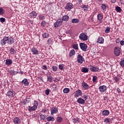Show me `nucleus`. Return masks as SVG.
Segmentation results:
<instances>
[{"label": "nucleus", "instance_id": "nucleus-6", "mask_svg": "<svg viewBox=\"0 0 124 124\" xmlns=\"http://www.w3.org/2000/svg\"><path fill=\"white\" fill-rule=\"evenodd\" d=\"M74 7L73 4L71 3H67L65 7V9L67 11H70L71 9H72Z\"/></svg>", "mask_w": 124, "mask_h": 124}, {"label": "nucleus", "instance_id": "nucleus-60", "mask_svg": "<svg viewBox=\"0 0 124 124\" xmlns=\"http://www.w3.org/2000/svg\"><path fill=\"white\" fill-rule=\"evenodd\" d=\"M117 92L118 93H121V89H120V88H117Z\"/></svg>", "mask_w": 124, "mask_h": 124}, {"label": "nucleus", "instance_id": "nucleus-15", "mask_svg": "<svg viewBox=\"0 0 124 124\" xmlns=\"http://www.w3.org/2000/svg\"><path fill=\"white\" fill-rule=\"evenodd\" d=\"M31 52L33 55H38L39 54V51L35 48V47H32L31 49Z\"/></svg>", "mask_w": 124, "mask_h": 124}, {"label": "nucleus", "instance_id": "nucleus-30", "mask_svg": "<svg viewBox=\"0 0 124 124\" xmlns=\"http://www.w3.org/2000/svg\"><path fill=\"white\" fill-rule=\"evenodd\" d=\"M81 8H83L84 9V11L85 12L88 11V9L89 8V6L86 5H82L81 6Z\"/></svg>", "mask_w": 124, "mask_h": 124}, {"label": "nucleus", "instance_id": "nucleus-62", "mask_svg": "<svg viewBox=\"0 0 124 124\" xmlns=\"http://www.w3.org/2000/svg\"><path fill=\"white\" fill-rule=\"evenodd\" d=\"M46 111H47L46 109V108L43 109V112H44V113H46Z\"/></svg>", "mask_w": 124, "mask_h": 124}, {"label": "nucleus", "instance_id": "nucleus-59", "mask_svg": "<svg viewBox=\"0 0 124 124\" xmlns=\"http://www.w3.org/2000/svg\"><path fill=\"white\" fill-rule=\"evenodd\" d=\"M14 73H15L14 71L11 70V71H10V74H11V75H12V76L14 75Z\"/></svg>", "mask_w": 124, "mask_h": 124}, {"label": "nucleus", "instance_id": "nucleus-58", "mask_svg": "<svg viewBox=\"0 0 124 124\" xmlns=\"http://www.w3.org/2000/svg\"><path fill=\"white\" fill-rule=\"evenodd\" d=\"M120 45H121V46H124V40L120 41Z\"/></svg>", "mask_w": 124, "mask_h": 124}, {"label": "nucleus", "instance_id": "nucleus-11", "mask_svg": "<svg viewBox=\"0 0 124 124\" xmlns=\"http://www.w3.org/2000/svg\"><path fill=\"white\" fill-rule=\"evenodd\" d=\"M15 94H16L15 92L9 91L7 93L6 95H7V96H8L9 97H13L14 96H15Z\"/></svg>", "mask_w": 124, "mask_h": 124}, {"label": "nucleus", "instance_id": "nucleus-36", "mask_svg": "<svg viewBox=\"0 0 124 124\" xmlns=\"http://www.w3.org/2000/svg\"><path fill=\"white\" fill-rule=\"evenodd\" d=\"M93 17H94V15H91L88 18L89 22H93Z\"/></svg>", "mask_w": 124, "mask_h": 124}, {"label": "nucleus", "instance_id": "nucleus-4", "mask_svg": "<svg viewBox=\"0 0 124 124\" xmlns=\"http://www.w3.org/2000/svg\"><path fill=\"white\" fill-rule=\"evenodd\" d=\"M62 25V20L61 19H59L54 24V28H58L59 27H61Z\"/></svg>", "mask_w": 124, "mask_h": 124}, {"label": "nucleus", "instance_id": "nucleus-2", "mask_svg": "<svg viewBox=\"0 0 124 124\" xmlns=\"http://www.w3.org/2000/svg\"><path fill=\"white\" fill-rule=\"evenodd\" d=\"M79 38L82 41H87L88 40V35L85 33H81L79 36Z\"/></svg>", "mask_w": 124, "mask_h": 124}, {"label": "nucleus", "instance_id": "nucleus-46", "mask_svg": "<svg viewBox=\"0 0 124 124\" xmlns=\"http://www.w3.org/2000/svg\"><path fill=\"white\" fill-rule=\"evenodd\" d=\"M105 32H106V33H109V32H110V28L107 27L105 30Z\"/></svg>", "mask_w": 124, "mask_h": 124}, {"label": "nucleus", "instance_id": "nucleus-14", "mask_svg": "<svg viewBox=\"0 0 124 124\" xmlns=\"http://www.w3.org/2000/svg\"><path fill=\"white\" fill-rule=\"evenodd\" d=\"M37 16V13L34 11L30 13V17H31V18H36Z\"/></svg>", "mask_w": 124, "mask_h": 124}, {"label": "nucleus", "instance_id": "nucleus-48", "mask_svg": "<svg viewBox=\"0 0 124 124\" xmlns=\"http://www.w3.org/2000/svg\"><path fill=\"white\" fill-rule=\"evenodd\" d=\"M120 65L122 67H124V60H121L120 62Z\"/></svg>", "mask_w": 124, "mask_h": 124}, {"label": "nucleus", "instance_id": "nucleus-64", "mask_svg": "<svg viewBox=\"0 0 124 124\" xmlns=\"http://www.w3.org/2000/svg\"><path fill=\"white\" fill-rule=\"evenodd\" d=\"M48 74H49V75L50 76V75H51V73H48Z\"/></svg>", "mask_w": 124, "mask_h": 124}, {"label": "nucleus", "instance_id": "nucleus-29", "mask_svg": "<svg viewBox=\"0 0 124 124\" xmlns=\"http://www.w3.org/2000/svg\"><path fill=\"white\" fill-rule=\"evenodd\" d=\"M106 5L105 4H102L101 5V10H102L103 11H106Z\"/></svg>", "mask_w": 124, "mask_h": 124}, {"label": "nucleus", "instance_id": "nucleus-50", "mask_svg": "<svg viewBox=\"0 0 124 124\" xmlns=\"http://www.w3.org/2000/svg\"><path fill=\"white\" fill-rule=\"evenodd\" d=\"M0 22H1V23H4V22H5V18L3 17H1L0 18Z\"/></svg>", "mask_w": 124, "mask_h": 124}, {"label": "nucleus", "instance_id": "nucleus-22", "mask_svg": "<svg viewBox=\"0 0 124 124\" xmlns=\"http://www.w3.org/2000/svg\"><path fill=\"white\" fill-rule=\"evenodd\" d=\"M75 50L74 49H72L69 52V58H71V57H73V56H75Z\"/></svg>", "mask_w": 124, "mask_h": 124}, {"label": "nucleus", "instance_id": "nucleus-1", "mask_svg": "<svg viewBox=\"0 0 124 124\" xmlns=\"http://www.w3.org/2000/svg\"><path fill=\"white\" fill-rule=\"evenodd\" d=\"M33 106H28V111L31 112L32 111H35L37 109V106H38V102L37 101H34L33 103Z\"/></svg>", "mask_w": 124, "mask_h": 124}, {"label": "nucleus", "instance_id": "nucleus-26", "mask_svg": "<svg viewBox=\"0 0 124 124\" xmlns=\"http://www.w3.org/2000/svg\"><path fill=\"white\" fill-rule=\"evenodd\" d=\"M62 21H64L65 22H67L69 20V16L67 15H65L63 16Z\"/></svg>", "mask_w": 124, "mask_h": 124}, {"label": "nucleus", "instance_id": "nucleus-31", "mask_svg": "<svg viewBox=\"0 0 124 124\" xmlns=\"http://www.w3.org/2000/svg\"><path fill=\"white\" fill-rule=\"evenodd\" d=\"M72 121L74 124H78V123H80V119L78 118H74L72 119Z\"/></svg>", "mask_w": 124, "mask_h": 124}, {"label": "nucleus", "instance_id": "nucleus-55", "mask_svg": "<svg viewBox=\"0 0 124 124\" xmlns=\"http://www.w3.org/2000/svg\"><path fill=\"white\" fill-rule=\"evenodd\" d=\"M41 25L42 27H45V25H46V22L44 21L42 22Z\"/></svg>", "mask_w": 124, "mask_h": 124}, {"label": "nucleus", "instance_id": "nucleus-47", "mask_svg": "<svg viewBox=\"0 0 124 124\" xmlns=\"http://www.w3.org/2000/svg\"><path fill=\"white\" fill-rule=\"evenodd\" d=\"M59 68L60 70H62V69H63V64H59Z\"/></svg>", "mask_w": 124, "mask_h": 124}, {"label": "nucleus", "instance_id": "nucleus-57", "mask_svg": "<svg viewBox=\"0 0 124 124\" xmlns=\"http://www.w3.org/2000/svg\"><path fill=\"white\" fill-rule=\"evenodd\" d=\"M82 98H84V100H87V99H88V96L87 95H84L82 96Z\"/></svg>", "mask_w": 124, "mask_h": 124}, {"label": "nucleus", "instance_id": "nucleus-18", "mask_svg": "<svg viewBox=\"0 0 124 124\" xmlns=\"http://www.w3.org/2000/svg\"><path fill=\"white\" fill-rule=\"evenodd\" d=\"M98 21H99V23H102V19H103V16L101 14H98L97 16Z\"/></svg>", "mask_w": 124, "mask_h": 124}, {"label": "nucleus", "instance_id": "nucleus-37", "mask_svg": "<svg viewBox=\"0 0 124 124\" xmlns=\"http://www.w3.org/2000/svg\"><path fill=\"white\" fill-rule=\"evenodd\" d=\"M70 91V89L69 88H65L63 89V92L64 93H68Z\"/></svg>", "mask_w": 124, "mask_h": 124}, {"label": "nucleus", "instance_id": "nucleus-40", "mask_svg": "<svg viewBox=\"0 0 124 124\" xmlns=\"http://www.w3.org/2000/svg\"><path fill=\"white\" fill-rule=\"evenodd\" d=\"M57 122L58 123H62V118L61 116L58 117L57 118Z\"/></svg>", "mask_w": 124, "mask_h": 124}, {"label": "nucleus", "instance_id": "nucleus-28", "mask_svg": "<svg viewBox=\"0 0 124 124\" xmlns=\"http://www.w3.org/2000/svg\"><path fill=\"white\" fill-rule=\"evenodd\" d=\"M104 122L105 123V124H110L111 123V119L109 118H107L105 119Z\"/></svg>", "mask_w": 124, "mask_h": 124}, {"label": "nucleus", "instance_id": "nucleus-51", "mask_svg": "<svg viewBox=\"0 0 124 124\" xmlns=\"http://www.w3.org/2000/svg\"><path fill=\"white\" fill-rule=\"evenodd\" d=\"M49 93H50V90L49 89L46 90L45 91V94L49 95Z\"/></svg>", "mask_w": 124, "mask_h": 124}, {"label": "nucleus", "instance_id": "nucleus-25", "mask_svg": "<svg viewBox=\"0 0 124 124\" xmlns=\"http://www.w3.org/2000/svg\"><path fill=\"white\" fill-rule=\"evenodd\" d=\"M97 42L100 44H103L104 43V39L103 37H99L97 39Z\"/></svg>", "mask_w": 124, "mask_h": 124}, {"label": "nucleus", "instance_id": "nucleus-7", "mask_svg": "<svg viewBox=\"0 0 124 124\" xmlns=\"http://www.w3.org/2000/svg\"><path fill=\"white\" fill-rule=\"evenodd\" d=\"M6 39H7L6 43L9 44V45H12L13 44V42H14V39L13 38L11 37H5Z\"/></svg>", "mask_w": 124, "mask_h": 124}, {"label": "nucleus", "instance_id": "nucleus-5", "mask_svg": "<svg viewBox=\"0 0 124 124\" xmlns=\"http://www.w3.org/2000/svg\"><path fill=\"white\" fill-rule=\"evenodd\" d=\"M79 46L82 51H84V52H86V51H87V49L88 48V46H87L86 44L84 43H80L79 44Z\"/></svg>", "mask_w": 124, "mask_h": 124}, {"label": "nucleus", "instance_id": "nucleus-56", "mask_svg": "<svg viewBox=\"0 0 124 124\" xmlns=\"http://www.w3.org/2000/svg\"><path fill=\"white\" fill-rule=\"evenodd\" d=\"M45 19V16H39V20H44Z\"/></svg>", "mask_w": 124, "mask_h": 124}, {"label": "nucleus", "instance_id": "nucleus-42", "mask_svg": "<svg viewBox=\"0 0 124 124\" xmlns=\"http://www.w3.org/2000/svg\"><path fill=\"white\" fill-rule=\"evenodd\" d=\"M47 80L48 82H52L53 78L51 76H47Z\"/></svg>", "mask_w": 124, "mask_h": 124}, {"label": "nucleus", "instance_id": "nucleus-53", "mask_svg": "<svg viewBox=\"0 0 124 124\" xmlns=\"http://www.w3.org/2000/svg\"><path fill=\"white\" fill-rule=\"evenodd\" d=\"M52 70L55 72L57 71L58 70V67L55 66H53Z\"/></svg>", "mask_w": 124, "mask_h": 124}, {"label": "nucleus", "instance_id": "nucleus-38", "mask_svg": "<svg viewBox=\"0 0 124 124\" xmlns=\"http://www.w3.org/2000/svg\"><path fill=\"white\" fill-rule=\"evenodd\" d=\"M72 47L74 49H75V50L79 49V48H78V44H77L72 45Z\"/></svg>", "mask_w": 124, "mask_h": 124}, {"label": "nucleus", "instance_id": "nucleus-35", "mask_svg": "<svg viewBox=\"0 0 124 124\" xmlns=\"http://www.w3.org/2000/svg\"><path fill=\"white\" fill-rule=\"evenodd\" d=\"M81 72H83L84 73H87V72H89V69L83 67L81 69Z\"/></svg>", "mask_w": 124, "mask_h": 124}, {"label": "nucleus", "instance_id": "nucleus-41", "mask_svg": "<svg viewBox=\"0 0 124 124\" xmlns=\"http://www.w3.org/2000/svg\"><path fill=\"white\" fill-rule=\"evenodd\" d=\"M5 13V11L2 8H0V15H3Z\"/></svg>", "mask_w": 124, "mask_h": 124}, {"label": "nucleus", "instance_id": "nucleus-49", "mask_svg": "<svg viewBox=\"0 0 124 124\" xmlns=\"http://www.w3.org/2000/svg\"><path fill=\"white\" fill-rule=\"evenodd\" d=\"M42 69H43L44 70H47V69H48V67H47V66L44 65L42 66Z\"/></svg>", "mask_w": 124, "mask_h": 124}, {"label": "nucleus", "instance_id": "nucleus-52", "mask_svg": "<svg viewBox=\"0 0 124 124\" xmlns=\"http://www.w3.org/2000/svg\"><path fill=\"white\" fill-rule=\"evenodd\" d=\"M113 80L115 81L116 83H117L118 81H119V78L117 77H115L113 78Z\"/></svg>", "mask_w": 124, "mask_h": 124}, {"label": "nucleus", "instance_id": "nucleus-17", "mask_svg": "<svg viewBox=\"0 0 124 124\" xmlns=\"http://www.w3.org/2000/svg\"><path fill=\"white\" fill-rule=\"evenodd\" d=\"M89 67L91 71H92L93 72H95L98 70V69H97V67L93 66V65H90Z\"/></svg>", "mask_w": 124, "mask_h": 124}, {"label": "nucleus", "instance_id": "nucleus-23", "mask_svg": "<svg viewBox=\"0 0 124 124\" xmlns=\"http://www.w3.org/2000/svg\"><path fill=\"white\" fill-rule=\"evenodd\" d=\"M21 83H22V84L24 85V86H28L29 84V81H28V79H27V78H25L24 79H23Z\"/></svg>", "mask_w": 124, "mask_h": 124}, {"label": "nucleus", "instance_id": "nucleus-24", "mask_svg": "<svg viewBox=\"0 0 124 124\" xmlns=\"http://www.w3.org/2000/svg\"><path fill=\"white\" fill-rule=\"evenodd\" d=\"M110 111L108 110H104L102 111V114L103 116H109Z\"/></svg>", "mask_w": 124, "mask_h": 124}, {"label": "nucleus", "instance_id": "nucleus-20", "mask_svg": "<svg viewBox=\"0 0 124 124\" xmlns=\"http://www.w3.org/2000/svg\"><path fill=\"white\" fill-rule=\"evenodd\" d=\"M77 102L79 104H84L85 103V100L82 99V98H78L77 100Z\"/></svg>", "mask_w": 124, "mask_h": 124}, {"label": "nucleus", "instance_id": "nucleus-19", "mask_svg": "<svg viewBox=\"0 0 124 124\" xmlns=\"http://www.w3.org/2000/svg\"><path fill=\"white\" fill-rule=\"evenodd\" d=\"M5 64L8 66L12 64V60L11 59H7L5 60Z\"/></svg>", "mask_w": 124, "mask_h": 124}, {"label": "nucleus", "instance_id": "nucleus-39", "mask_svg": "<svg viewBox=\"0 0 124 124\" xmlns=\"http://www.w3.org/2000/svg\"><path fill=\"white\" fill-rule=\"evenodd\" d=\"M45 119H46V115H42L41 114L40 115V119L41 121H42V122H43L45 120Z\"/></svg>", "mask_w": 124, "mask_h": 124}, {"label": "nucleus", "instance_id": "nucleus-16", "mask_svg": "<svg viewBox=\"0 0 124 124\" xmlns=\"http://www.w3.org/2000/svg\"><path fill=\"white\" fill-rule=\"evenodd\" d=\"M81 85L84 90H89V89H90L89 85H88L85 81H83Z\"/></svg>", "mask_w": 124, "mask_h": 124}, {"label": "nucleus", "instance_id": "nucleus-33", "mask_svg": "<svg viewBox=\"0 0 124 124\" xmlns=\"http://www.w3.org/2000/svg\"><path fill=\"white\" fill-rule=\"evenodd\" d=\"M42 36L43 38H48L50 36V34H49V33L45 32L43 34Z\"/></svg>", "mask_w": 124, "mask_h": 124}, {"label": "nucleus", "instance_id": "nucleus-61", "mask_svg": "<svg viewBox=\"0 0 124 124\" xmlns=\"http://www.w3.org/2000/svg\"><path fill=\"white\" fill-rule=\"evenodd\" d=\"M116 1H117V0H111V2H112V3H115Z\"/></svg>", "mask_w": 124, "mask_h": 124}, {"label": "nucleus", "instance_id": "nucleus-21", "mask_svg": "<svg viewBox=\"0 0 124 124\" xmlns=\"http://www.w3.org/2000/svg\"><path fill=\"white\" fill-rule=\"evenodd\" d=\"M6 40L7 39H6L5 37H4L2 40H0V44L2 45V46H3L6 44Z\"/></svg>", "mask_w": 124, "mask_h": 124}, {"label": "nucleus", "instance_id": "nucleus-3", "mask_svg": "<svg viewBox=\"0 0 124 124\" xmlns=\"http://www.w3.org/2000/svg\"><path fill=\"white\" fill-rule=\"evenodd\" d=\"M114 52L115 56L117 57L119 56V55L121 54V48L119 46L115 47L114 49Z\"/></svg>", "mask_w": 124, "mask_h": 124}, {"label": "nucleus", "instance_id": "nucleus-12", "mask_svg": "<svg viewBox=\"0 0 124 124\" xmlns=\"http://www.w3.org/2000/svg\"><path fill=\"white\" fill-rule=\"evenodd\" d=\"M82 91L78 89L76 91L75 97H79V96H82Z\"/></svg>", "mask_w": 124, "mask_h": 124}, {"label": "nucleus", "instance_id": "nucleus-10", "mask_svg": "<svg viewBox=\"0 0 124 124\" xmlns=\"http://www.w3.org/2000/svg\"><path fill=\"white\" fill-rule=\"evenodd\" d=\"M99 90L100 93H105L107 91V86L105 85H101L99 87Z\"/></svg>", "mask_w": 124, "mask_h": 124}, {"label": "nucleus", "instance_id": "nucleus-54", "mask_svg": "<svg viewBox=\"0 0 124 124\" xmlns=\"http://www.w3.org/2000/svg\"><path fill=\"white\" fill-rule=\"evenodd\" d=\"M116 43H117V44H119V43H121V39L120 38H117L116 41Z\"/></svg>", "mask_w": 124, "mask_h": 124}, {"label": "nucleus", "instance_id": "nucleus-34", "mask_svg": "<svg viewBox=\"0 0 124 124\" xmlns=\"http://www.w3.org/2000/svg\"><path fill=\"white\" fill-rule=\"evenodd\" d=\"M80 22V20H79V19H77V18H73L72 20V23H73V24H77L78 23H79Z\"/></svg>", "mask_w": 124, "mask_h": 124}, {"label": "nucleus", "instance_id": "nucleus-32", "mask_svg": "<svg viewBox=\"0 0 124 124\" xmlns=\"http://www.w3.org/2000/svg\"><path fill=\"white\" fill-rule=\"evenodd\" d=\"M53 43H54V39L52 38H49L47 40V44L50 45V44H53Z\"/></svg>", "mask_w": 124, "mask_h": 124}, {"label": "nucleus", "instance_id": "nucleus-63", "mask_svg": "<svg viewBox=\"0 0 124 124\" xmlns=\"http://www.w3.org/2000/svg\"><path fill=\"white\" fill-rule=\"evenodd\" d=\"M98 1H102V0H97Z\"/></svg>", "mask_w": 124, "mask_h": 124}, {"label": "nucleus", "instance_id": "nucleus-13", "mask_svg": "<svg viewBox=\"0 0 124 124\" xmlns=\"http://www.w3.org/2000/svg\"><path fill=\"white\" fill-rule=\"evenodd\" d=\"M50 112H51V115H52V116H53L54 114H57V113H58V108H55V107L51 108Z\"/></svg>", "mask_w": 124, "mask_h": 124}, {"label": "nucleus", "instance_id": "nucleus-44", "mask_svg": "<svg viewBox=\"0 0 124 124\" xmlns=\"http://www.w3.org/2000/svg\"><path fill=\"white\" fill-rule=\"evenodd\" d=\"M97 81V77L94 76L93 77V83H96Z\"/></svg>", "mask_w": 124, "mask_h": 124}, {"label": "nucleus", "instance_id": "nucleus-43", "mask_svg": "<svg viewBox=\"0 0 124 124\" xmlns=\"http://www.w3.org/2000/svg\"><path fill=\"white\" fill-rule=\"evenodd\" d=\"M10 54H15V53H16V51H15V49H14V48L12 47L10 48Z\"/></svg>", "mask_w": 124, "mask_h": 124}, {"label": "nucleus", "instance_id": "nucleus-8", "mask_svg": "<svg viewBox=\"0 0 124 124\" xmlns=\"http://www.w3.org/2000/svg\"><path fill=\"white\" fill-rule=\"evenodd\" d=\"M13 121L15 124H21L22 123V121L18 117H15Z\"/></svg>", "mask_w": 124, "mask_h": 124}, {"label": "nucleus", "instance_id": "nucleus-27", "mask_svg": "<svg viewBox=\"0 0 124 124\" xmlns=\"http://www.w3.org/2000/svg\"><path fill=\"white\" fill-rule=\"evenodd\" d=\"M47 122H54L55 121V118L53 116H48L46 118Z\"/></svg>", "mask_w": 124, "mask_h": 124}, {"label": "nucleus", "instance_id": "nucleus-9", "mask_svg": "<svg viewBox=\"0 0 124 124\" xmlns=\"http://www.w3.org/2000/svg\"><path fill=\"white\" fill-rule=\"evenodd\" d=\"M77 61L78 63H83V62H85V59L83 58L81 54H79L78 55Z\"/></svg>", "mask_w": 124, "mask_h": 124}, {"label": "nucleus", "instance_id": "nucleus-45", "mask_svg": "<svg viewBox=\"0 0 124 124\" xmlns=\"http://www.w3.org/2000/svg\"><path fill=\"white\" fill-rule=\"evenodd\" d=\"M115 10L117 12H121V11H122V9H121V7L117 6L115 8Z\"/></svg>", "mask_w": 124, "mask_h": 124}]
</instances>
